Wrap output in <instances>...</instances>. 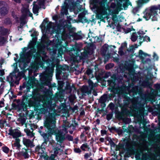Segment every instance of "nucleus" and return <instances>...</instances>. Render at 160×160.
<instances>
[{
	"label": "nucleus",
	"instance_id": "obj_32",
	"mask_svg": "<svg viewBox=\"0 0 160 160\" xmlns=\"http://www.w3.org/2000/svg\"><path fill=\"white\" fill-rule=\"evenodd\" d=\"M72 126H74L72 124H70V123L68 122H66L63 125L62 127L64 128L65 130H67L69 128L71 127Z\"/></svg>",
	"mask_w": 160,
	"mask_h": 160
},
{
	"label": "nucleus",
	"instance_id": "obj_19",
	"mask_svg": "<svg viewBox=\"0 0 160 160\" xmlns=\"http://www.w3.org/2000/svg\"><path fill=\"white\" fill-rule=\"evenodd\" d=\"M108 45L107 43L105 44L102 46L101 49V53L102 55H105L107 50L108 49Z\"/></svg>",
	"mask_w": 160,
	"mask_h": 160
},
{
	"label": "nucleus",
	"instance_id": "obj_64",
	"mask_svg": "<svg viewBox=\"0 0 160 160\" xmlns=\"http://www.w3.org/2000/svg\"><path fill=\"white\" fill-rule=\"evenodd\" d=\"M118 53L121 56L124 55V52L123 51V49L122 48H119Z\"/></svg>",
	"mask_w": 160,
	"mask_h": 160
},
{
	"label": "nucleus",
	"instance_id": "obj_10",
	"mask_svg": "<svg viewBox=\"0 0 160 160\" xmlns=\"http://www.w3.org/2000/svg\"><path fill=\"white\" fill-rule=\"evenodd\" d=\"M56 139L57 142L62 144L66 139L65 134L62 132H58L56 134Z\"/></svg>",
	"mask_w": 160,
	"mask_h": 160
},
{
	"label": "nucleus",
	"instance_id": "obj_26",
	"mask_svg": "<svg viewBox=\"0 0 160 160\" xmlns=\"http://www.w3.org/2000/svg\"><path fill=\"white\" fill-rule=\"evenodd\" d=\"M107 94H104L98 100L99 102H106L108 99Z\"/></svg>",
	"mask_w": 160,
	"mask_h": 160
},
{
	"label": "nucleus",
	"instance_id": "obj_18",
	"mask_svg": "<svg viewBox=\"0 0 160 160\" xmlns=\"http://www.w3.org/2000/svg\"><path fill=\"white\" fill-rule=\"evenodd\" d=\"M20 140L19 139H15V142L12 144V146L13 149H14V148L20 151L21 145L20 144Z\"/></svg>",
	"mask_w": 160,
	"mask_h": 160
},
{
	"label": "nucleus",
	"instance_id": "obj_62",
	"mask_svg": "<svg viewBox=\"0 0 160 160\" xmlns=\"http://www.w3.org/2000/svg\"><path fill=\"white\" fill-rule=\"evenodd\" d=\"M74 152L76 153H80L82 151L79 148H75L74 150Z\"/></svg>",
	"mask_w": 160,
	"mask_h": 160
},
{
	"label": "nucleus",
	"instance_id": "obj_50",
	"mask_svg": "<svg viewBox=\"0 0 160 160\" xmlns=\"http://www.w3.org/2000/svg\"><path fill=\"white\" fill-rule=\"evenodd\" d=\"M6 39L4 37L0 36V44H4L6 42Z\"/></svg>",
	"mask_w": 160,
	"mask_h": 160
},
{
	"label": "nucleus",
	"instance_id": "obj_33",
	"mask_svg": "<svg viewBox=\"0 0 160 160\" xmlns=\"http://www.w3.org/2000/svg\"><path fill=\"white\" fill-rule=\"evenodd\" d=\"M92 69L88 68L86 72L85 73L89 76L92 75V77H91V78H92L94 77L92 73Z\"/></svg>",
	"mask_w": 160,
	"mask_h": 160
},
{
	"label": "nucleus",
	"instance_id": "obj_31",
	"mask_svg": "<svg viewBox=\"0 0 160 160\" xmlns=\"http://www.w3.org/2000/svg\"><path fill=\"white\" fill-rule=\"evenodd\" d=\"M136 35L137 32H135L132 33L131 38L132 41L135 42L137 40L138 37Z\"/></svg>",
	"mask_w": 160,
	"mask_h": 160
},
{
	"label": "nucleus",
	"instance_id": "obj_46",
	"mask_svg": "<svg viewBox=\"0 0 160 160\" xmlns=\"http://www.w3.org/2000/svg\"><path fill=\"white\" fill-rule=\"evenodd\" d=\"M65 88L66 90H69L70 92L72 91V87L71 86L70 84L69 83H67L65 87Z\"/></svg>",
	"mask_w": 160,
	"mask_h": 160
},
{
	"label": "nucleus",
	"instance_id": "obj_42",
	"mask_svg": "<svg viewBox=\"0 0 160 160\" xmlns=\"http://www.w3.org/2000/svg\"><path fill=\"white\" fill-rule=\"evenodd\" d=\"M113 115V112H111L110 113H109L107 115L106 119L108 121H109L111 120Z\"/></svg>",
	"mask_w": 160,
	"mask_h": 160
},
{
	"label": "nucleus",
	"instance_id": "obj_44",
	"mask_svg": "<svg viewBox=\"0 0 160 160\" xmlns=\"http://www.w3.org/2000/svg\"><path fill=\"white\" fill-rule=\"evenodd\" d=\"M88 145L87 143L85 144H83L81 146L80 148L82 151H85V148H88Z\"/></svg>",
	"mask_w": 160,
	"mask_h": 160
},
{
	"label": "nucleus",
	"instance_id": "obj_23",
	"mask_svg": "<svg viewBox=\"0 0 160 160\" xmlns=\"http://www.w3.org/2000/svg\"><path fill=\"white\" fill-rule=\"evenodd\" d=\"M40 7L37 4H35L33 5L32 8L33 12L34 14H36L37 15H38V11Z\"/></svg>",
	"mask_w": 160,
	"mask_h": 160
},
{
	"label": "nucleus",
	"instance_id": "obj_63",
	"mask_svg": "<svg viewBox=\"0 0 160 160\" xmlns=\"http://www.w3.org/2000/svg\"><path fill=\"white\" fill-rule=\"evenodd\" d=\"M140 156V151L136 152L135 157L136 158H139Z\"/></svg>",
	"mask_w": 160,
	"mask_h": 160
},
{
	"label": "nucleus",
	"instance_id": "obj_57",
	"mask_svg": "<svg viewBox=\"0 0 160 160\" xmlns=\"http://www.w3.org/2000/svg\"><path fill=\"white\" fill-rule=\"evenodd\" d=\"M95 71V74L96 75L97 74V72H99V69L98 68V65H96L94 67Z\"/></svg>",
	"mask_w": 160,
	"mask_h": 160
},
{
	"label": "nucleus",
	"instance_id": "obj_11",
	"mask_svg": "<svg viewBox=\"0 0 160 160\" xmlns=\"http://www.w3.org/2000/svg\"><path fill=\"white\" fill-rule=\"evenodd\" d=\"M8 131V134L12 136L15 139H19V137L21 136V132L19 130H13L11 129H9Z\"/></svg>",
	"mask_w": 160,
	"mask_h": 160
},
{
	"label": "nucleus",
	"instance_id": "obj_55",
	"mask_svg": "<svg viewBox=\"0 0 160 160\" xmlns=\"http://www.w3.org/2000/svg\"><path fill=\"white\" fill-rule=\"evenodd\" d=\"M6 81H7L8 82H9V83L10 84V86L11 88H10V89H9V91H10V90L12 89L11 87H13L14 86V83H13V82H14V81L10 82L8 80V78H6Z\"/></svg>",
	"mask_w": 160,
	"mask_h": 160
},
{
	"label": "nucleus",
	"instance_id": "obj_29",
	"mask_svg": "<svg viewBox=\"0 0 160 160\" xmlns=\"http://www.w3.org/2000/svg\"><path fill=\"white\" fill-rule=\"evenodd\" d=\"M124 149V144L119 142L118 145H116L115 149L116 151H119L120 149Z\"/></svg>",
	"mask_w": 160,
	"mask_h": 160
},
{
	"label": "nucleus",
	"instance_id": "obj_1",
	"mask_svg": "<svg viewBox=\"0 0 160 160\" xmlns=\"http://www.w3.org/2000/svg\"><path fill=\"white\" fill-rule=\"evenodd\" d=\"M56 121L55 118L51 114L46 118V119L44 122V126L47 129V133L42 132L39 130L38 132L42 137L44 139V142L42 143L41 146H38L36 148V151H38L40 149L42 150L43 152H44L43 150H45V146L47 144L49 140V137H51L54 133L56 132L55 129Z\"/></svg>",
	"mask_w": 160,
	"mask_h": 160
},
{
	"label": "nucleus",
	"instance_id": "obj_20",
	"mask_svg": "<svg viewBox=\"0 0 160 160\" xmlns=\"http://www.w3.org/2000/svg\"><path fill=\"white\" fill-rule=\"evenodd\" d=\"M42 102H43L42 105V107H44L46 109L48 110V109L51 105V102L48 100H44Z\"/></svg>",
	"mask_w": 160,
	"mask_h": 160
},
{
	"label": "nucleus",
	"instance_id": "obj_2",
	"mask_svg": "<svg viewBox=\"0 0 160 160\" xmlns=\"http://www.w3.org/2000/svg\"><path fill=\"white\" fill-rule=\"evenodd\" d=\"M64 26L63 25L59 24L57 25L56 29L53 28L52 31L53 33L56 34L55 38L57 39V41L55 45V47L58 49L59 53H63V49H64L65 52L68 51V49H67L68 44V42L66 40H64L63 42L59 39L60 37V35L65 30Z\"/></svg>",
	"mask_w": 160,
	"mask_h": 160
},
{
	"label": "nucleus",
	"instance_id": "obj_52",
	"mask_svg": "<svg viewBox=\"0 0 160 160\" xmlns=\"http://www.w3.org/2000/svg\"><path fill=\"white\" fill-rule=\"evenodd\" d=\"M112 20L115 23H117L118 21V19L116 15H113L112 16Z\"/></svg>",
	"mask_w": 160,
	"mask_h": 160
},
{
	"label": "nucleus",
	"instance_id": "obj_3",
	"mask_svg": "<svg viewBox=\"0 0 160 160\" xmlns=\"http://www.w3.org/2000/svg\"><path fill=\"white\" fill-rule=\"evenodd\" d=\"M123 104L119 103V107L121 108V112L119 111L118 108H115L114 113L116 118L122 119L125 115L130 114V111L127 108L132 101L131 98L127 95L123 97Z\"/></svg>",
	"mask_w": 160,
	"mask_h": 160
},
{
	"label": "nucleus",
	"instance_id": "obj_9",
	"mask_svg": "<svg viewBox=\"0 0 160 160\" xmlns=\"http://www.w3.org/2000/svg\"><path fill=\"white\" fill-rule=\"evenodd\" d=\"M158 10V8L156 6H153L151 7L150 9V12L148 13V15L149 16V18H151L152 20H155L156 16L157 15V12L156 11Z\"/></svg>",
	"mask_w": 160,
	"mask_h": 160
},
{
	"label": "nucleus",
	"instance_id": "obj_4",
	"mask_svg": "<svg viewBox=\"0 0 160 160\" xmlns=\"http://www.w3.org/2000/svg\"><path fill=\"white\" fill-rule=\"evenodd\" d=\"M52 72L51 68L48 67L46 68L45 72L40 75L41 80L45 86H49L51 84L50 77L51 76Z\"/></svg>",
	"mask_w": 160,
	"mask_h": 160
},
{
	"label": "nucleus",
	"instance_id": "obj_12",
	"mask_svg": "<svg viewBox=\"0 0 160 160\" xmlns=\"http://www.w3.org/2000/svg\"><path fill=\"white\" fill-rule=\"evenodd\" d=\"M148 76H150V78H146L145 80L142 82V85L144 87L150 88L152 85L149 80L152 79L153 75L152 74L150 73L148 74Z\"/></svg>",
	"mask_w": 160,
	"mask_h": 160
},
{
	"label": "nucleus",
	"instance_id": "obj_17",
	"mask_svg": "<svg viewBox=\"0 0 160 160\" xmlns=\"http://www.w3.org/2000/svg\"><path fill=\"white\" fill-rule=\"evenodd\" d=\"M106 13V12L105 11H101L97 14L96 17L98 19H100V21L105 22L106 21L105 20V17H104L103 16L105 15Z\"/></svg>",
	"mask_w": 160,
	"mask_h": 160
},
{
	"label": "nucleus",
	"instance_id": "obj_47",
	"mask_svg": "<svg viewBox=\"0 0 160 160\" xmlns=\"http://www.w3.org/2000/svg\"><path fill=\"white\" fill-rule=\"evenodd\" d=\"M53 23L49 22L48 23L47 25V27L48 29H50L51 28H52L53 25Z\"/></svg>",
	"mask_w": 160,
	"mask_h": 160
},
{
	"label": "nucleus",
	"instance_id": "obj_30",
	"mask_svg": "<svg viewBox=\"0 0 160 160\" xmlns=\"http://www.w3.org/2000/svg\"><path fill=\"white\" fill-rule=\"evenodd\" d=\"M130 109L132 112H135L138 109L137 104L135 103H132L130 108Z\"/></svg>",
	"mask_w": 160,
	"mask_h": 160
},
{
	"label": "nucleus",
	"instance_id": "obj_61",
	"mask_svg": "<svg viewBox=\"0 0 160 160\" xmlns=\"http://www.w3.org/2000/svg\"><path fill=\"white\" fill-rule=\"evenodd\" d=\"M122 6L121 3L119 2H117L116 4V7L117 9H119L120 10Z\"/></svg>",
	"mask_w": 160,
	"mask_h": 160
},
{
	"label": "nucleus",
	"instance_id": "obj_15",
	"mask_svg": "<svg viewBox=\"0 0 160 160\" xmlns=\"http://www.w3.org/2000/svg\"><path fill=\"white\" fill-rule=\"evenodd\" d=\"M22 142L23 144L27 147H30L32 148H33L35 146L33 143V142L29 139H27L23 138Z\"/></svg>",
	"mask_w": 160,
	"mask_h": 160
},
{
	"label": "nucleus",
	"instance_id": "obj_34",
	"mask_svg": "<svg viewBox=\"0 0 160 160\" xmlns=\"http://www.w3.org/2000/svg\"><path fill=\"white\" fill-rule=\"evenodd\" d=\"M48 20L47 18H46L44 19L42 24L40 25V27L41 28H45L46 27V24L48 23Z\"/></svg>",
	"mask_w": 160,
	"mask_h": 160
},
{
	"label": "nucleus",
	"instance_id": "obj_41",
	"mask_svg": "<svg viewBox=\"0 0 160 160\" xmlns=\"http://www.w3.org/2000/svg\"><path fill=\"white\" fill-rule=\"evenodd\" d=\"M4 23L6 25H10L12 23L11 21L9 18H5L4 21Z\"/></svg>",
	"mask_w": 160,
	"mask_h": 160
},
{
	"label": "nucleus",
	"instance_id": "obj_35",
	"mask_svg": "<svg viewBox=\"0 0 160 160\" xmlns=\"http://www.w3.org/2000/svg\"><path fill=\"white\" fill-rule=\"evenodd\" d=\"M144 56V57H146L147 56H148V54L144 52L143 51L140 50H139V53H138V56H139L141 58H143L142 56Z\"/></svg>",
	"mask_w": 160,
	"mask_h": 160
},
{
	"label": "nucleus",
	"instance_id": "obj_54",
	"mask_svg": "<svg viewBox=\"0 0 160 160\" xmlns=\"http://www.w3.org/2000/svg\"><path fill=\"white\" fill-rule=\"evenodd\" d=\"M127 47V43L126 42H124L121 44V46L119 48H122L123 49V48Z\"/></svg>",
	"mask_w": 160,
	"mask_h": 160
},
{
	"label": "nucleus",
	"instance_id": "obj_43",
	"mask_svg": "<svg viewBox=\"0 0 160 160\" xmlns=\"http://www.w3.org/2000/svg\"><path fill=\"white\" fill-rule=\"evenodd\" d=\"M2 151L5 153L7 154L8 153L9 149L6 146H3L2 148Z\"/></svg>",
	"mask_w": 160,
	"mask_h": 160
},
{
	"label": "nucleus",
	"instance_id": "obj_14",
	"mask_svg": "<svg viewBox=\"0 0 160 160\" xmlns=\"http://www.w3.org/2000/svg\"><path fill=\"white\" fill-rule=\"evenodd\" d=\"M28 150L25 148H22V151H19L18 153V156H23L25 159L28 158L29 155L28 153Z\"/></svg>",
	"mask_w": 160,
	"mask_h": 160
},
{
	"label": "nucleus",
	"instance_id": "obj_40",
	"mask_svg": "<svg viewBox=\"0 0 160 160\" xmlns=\"http://www.w3.org/2000/svg\"><path fill=\"white\" fill-rule=\"evenodd\" d=\"M106 102H99L101 104V106L102 108V109L101 110H100L99 108H98L97 109V110H98V112L99 111H103V108L105 107L106 106V104L105 103Z\"/></svg>",
	"mask_w": 160,
	"mask_h": 160
},
{
	"label": "nucleus",
	"instance_id": "obj_39",
	"mask_svg": "<svg viewBox=\"0 0 160 160\" xmlns=\"http://www.w3.org/2000/svg\"><path fill=\"white\" fill-rule=\"evenodd\" d=\"M87 56V52H83L81 53V55L80 56L79 55L78 57H79L81 59L85 58H86Z\"/></svg>",
	"mask_w": 160,
	"mask_h": 160
},
{
	"label": "nucleus",
	"instance_id": "obj_56",
	"mask_svg": "<svg viewBox=\"0 0 160 160\" xmlns=\"http://www.w3.org/2000/svg\"><path fill=\"white\" fill-rule=\"evenodd\" d=\"M122 29L124 30L125 33H128L132 31V29L129 28H127L126 29L123 28Z\"/></svg>",
	"mask_w": 160,
	"mask_h": 160
},
{
	"label": "nucleus",
	"instance_id": "obj_58",
	"mask_svg": "<svg viewBox=\"0 0 160 160\" xmlns=\"http://www.w3.org/2000/svg\"><path fill=\"white\" fill-rule=\"evenodd\" d=\"M18 121L24 124L26 122V119L24 118H19Z\"/></svg>",
	"mask_w": 160,
	"mask_h": 160
},
{
	"label": "nucleus",
	"instance_id": "obj_27",
	"mask_svg": "<svg viewBox=\"0 0 160 160\" xmlns=\"http://www.w3.org/2000/svg\"><path fill=\"white\" fill-rule=\"evenodd\" d=\"M85 17V15L84 13L81 12L79 14L78 16L79 22L83 23V20L84 19V18Z\"/></svg>",
	"mask_w": 160,
	"mask_h": 160
},
{
	"label": "nucleus",
	"instance_id": "obj_21",
	"mask_svg": "<svg viewBox=\"0 0 160 160\" xmlns=\"http://www.w3.org/2000/svg\"><path fill=\"white\" fill-rule=\"evenodd\" d=\"M26 17V15H23L20 18V20L21 21V24L20 26L18 27L20 28H23V25L25 24V19Z\"/></svg>",
	"mask_w": 160,
	"mask_h": 160
},
{
	"label": "nucleus",
	"instance_id": "obj_59",
	"mask_svg": "<svg viewBox=\"0 0 160 160\" xmlns=\"http://www.w3.org/2000/svg\"><path fill=\"white\" fill-rule=\"evenodd\" d=\"M97 42H102V36L100 35L98 37H97Z\"/></svg>",
	"mask_w": 160,
	"mask_h": 160
},
{
	"label": "nucleus",
	"instance_id": "obj_25",
	"mask_svg": "<svg viewBox=\"0 0 160 160\" xmlns=\"http://www.w3.org/2000/svg\"><path fill=\"white\" fill-rule=\"evenodd\" d=\"M37 32L36 31H34L31 34V36L32 38V40L34 42H36L37 41Z\"/></svg>",
	"mask_w": 160,
	"mask_h": 160
},
{
	"label": "nucleus",
	"instance_id": "obj_8",
	"mask_svg": "<svg viewBox=\"0 0 160 160\" xmlns=\"http://www.w3.org/2000/svg\"><path fill=\"white\" fill-rule=\"evenodd\" d=\"M40 100H37L35 99H29L28 101V106L30 107H33L34 111L37 109V107L40 104Z\"/></svg>",
	"mask_w": 160,
	"mask_h": 160
},
{
	"label": "nucleus",
	"instance_id": "obj_49",
	"mask_svg": "<svg viewBox=\"0 0 160 160\" xmlns=\"http://www.w3.org/2000/svg\"><path fill=\"white\" fill-rule=\"evenodd\" d=\"M4 85V83H2L1 84L0 86V95L2 94L3 92Z\"/></svg>",
	"mask_w": 160,
	"mask_h": 160
},
{
	"label": "nucleus",
	"instance_id": "obj_48",
	"mask_svg": "<svg viewBox=\"0 0 160 160\" xmlns=\"http://www.w3.org/2000/svg\"><path fill=\"white\" fill-rule=\"evenodd\" d=\"M134 46L132 45L130 46L129 49H128L127 50L128 52H134Z\"/></svg>",
	"mask_w": 160,
	"mask_h": 160
},
{
	"label": "nucleus",
	"instance_id": "obj_28",
	"mask_svg": "<svg viewBox=\"0 0 160 160\" xmlns=\"http://www.w3.org/2000/svg\"><path fill=\"white\" fill-rule=\"evenodd\" d=\"M36 80V78L34 77L29 76L28 77V80L27 81L29 85L33 84Z\"/></svg>",
	"mask_w": 160,
	"mask_h": 160
},
{
	"label": "nucleus",
	"instance_id": "obj_37",
	"mask_svg": "<svg viewBox=\"0 0 160 160\" xmlns=\"http://www.w3.org/2000/svg\"><path fill=\"white\" fill-rule=\"evenodd\" d=\"M73 36L76 39V40H79L82 39V35L78 34L77 33H75L74 34Z\"/></svg>",
	"mask_w": 160,
	"mask_h": 160
},
{
	"label": "nucleus",
	"instance_id": "obj_53",
	"mask_svg": "<svg viewBox=\"0 0 160 160\" xmlns=\"http://www.w3.org/2000/svg\"><path fill=\"white\" fill-rule=\"evenodd\" d=\"M65 138L69 141H72L73 140V137L69 134L67 135Z\"/></svg>",
	"mask_w": 160,
	"mask_h": 160
},
{
	"label": "nucleus",
	"instance_id": "obj_38",
	"mask_svg": "<svg viewBox=\"0 0 160 160\" xmlns=\"http://www.w3.org/2000/svg\"><path fill=\"white\" fill-rule=\"evenodd\" d=\"M22 101H23V102H28V101L29 100H28V97L26 94L22 96Z\"/></svg>",
	"mask_w": 160,
	"mask_h": 160
},
{
	"label": "nucleus",
	"instance_id": "obj_7",
	"mask_svg": "<svg viewBox=\"0 0 160 160\" xmlns=\"http://www.w3.org/2000/svg\"><path fill=\"white\" fill-rule=\"evenodd\" d=\"M73 50L72 51H73V52H71V57L72 59L74 61H77L78 57L79 56V52H80V50L79 48L75 46L74 48H72Z\"/></svg>",
	"mask_w": 160,
	"mask_h": 160
},
{
	"label": "nucleus",
	"instance_id": "obj_13",
	"mask_svg": "<svg viewBox=\"0 0 160 160\" xmlns=\"http://www.w3.org/2000/svg\"><path fill=\"white\" fill-rule=\"evenodd\" d=\"M41 104H40L37 107V109H35L34 111L36 112V114L39 115L42 114H45L47 111V109H46L45 108L42 107L41 108Z\"/></svg>",
	"mask_w": 160,
	"mask_h": 160
},
{
	"label": "nucleus",
	"instance_id": "obj_36",
	"mask_svg": "<svg viewBox=\"0 0 160 160\" xmlns=\"http://www.w3.org/2000/svg\"><path fill=\"white\" fill-rule=\"evenodd\" d=\"M29 85H30L29 84V83H28V82H24L23 83V85L22 86H20L19 87V89L21 91L22 90V89H24L26 87H27Z\"/></svg>",
	"mask_w": 160,
	"mask_h": 160
},
{
	"label": "nucleus",
	"instance_id": "obj_5",
	"mask_svg": "<svg viewBox=\"0 0 160 160\" xmlns=\"http://www.w3.org/2000/svg\"><path fill=\"white\" fill-rule=\"evenodd\" d=\"M9 8L7 4L4 1H0V14L1 16H5L7 15L9 11Z\"/></svg>",
	"mask_w": 160,
	"mask_h": 160
},
{
	"label": "nucleus",
	"instance_id": "obj_16",
	"mask_svg": "<svg viewBox=\"0 0 160 160\" xmlns=\"http://www.w3.org/2000/svg\"><path fill=\"white\" fill-rule=\"evenodd\" d=\"M27 102L21 101V103L17 106V108L19 111H26L27 109Z\"/></svg>",
	"mask_w": 160,
	"mask_h": 160
},
{
	"label": "nucleus",
	"instance_id": "obj_22",
	"mask_svg": "<svg viewBox=\"0 0 160 160\" xmlns=\"http://www.w3.org/2000/svg\"><path fill=\"white\" fill-rule=\"evenodd\" d=\"M40 94L38 92H35L32 93V98L33 99L40 100Z\"/></svg>",
	"mask_w": 160,
	"mask_h": 160
},
{
	"label": "nucleus",
	"instance_id": "obj_24",
	"mask_svg": "<svg viewBox=\"0 0 160 160\" xmlns=\"http://www.w3.org/2000/svg\"><path fill=\"white\" fill-rule=\"evenodd\" d=\"M8 31V30L7 29L4 28L3 27H0V35L3 36H5Z\"/></svg>",
	"mask_w": 160,
	"mask_h": 160
},
{
	"label": "nucleus",
	"instance_id": "obj_60",
	"mask_svg": "<svg viewBox=\"0 0 160 160\" xmlns=\"http://www.w3.org/2000/svg\"><path fill=\"white\" fill-rule=\"evenodd\" d=\"M128 5L127 3V0H126L125 3L123 4V7L124 10H126L128 7Z\"/></svg>",
	"mask_w": 160,
	"mask_h": 160
},
{
	"label": "nucleus",
	"instance_id": "obj_6",
	"mask_svg": "<svg viewBox=\"0 0 160 160\" xmlns=\"http://www.w3.org/2000/svg\"><path fill=\"white\" fill-rule=\"evenodd\" d=\"M111 79L107 81L108 86L111 87V89L114 88L117 82L118 79L117 77L115 75H113L111 77Z\"/></svg>",
	"mask_w": 160,
	"mask_h": 160
},
{
	"label": "nucleus",
	"instance_id": "obj_51",
	"mask_svg": "<svg viewBox=\"0 0 160 160\" xmlns=\"http://www.w3.org/2000/svg\"><path fill=\"white\" fill-rule=\"evenodd\" d=\"M114 66V64L113 63H110L109 64H108L106 65L105 66V68L106 69H108L111 68L113 67Z\"/></svg>",
	"mask_w": 160,
	"mask_h": 160
},
{
	"label": "nucleus",
	"instance_id": "obj_45",
	"mask_svg": "<svg viewBox=\"0 0 160 160\" xmlns=\"http://www.w3.org/2000/svg\"><path fill=\"white\" fill-rule=\"evenodd\" d=\"M60 148H59L58 147L55 148L53 149V150L54 151V153L53 154H55V155L57 156V154H58L59 153L58 151L60 150Z\"/></svg>",
	"mask_w": 160,
	"mask_h": 160
}]
</instances>
